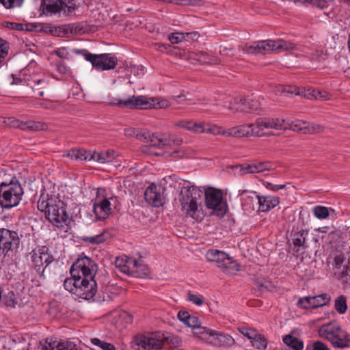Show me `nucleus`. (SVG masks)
Instances as JSON below:
<instances>
[{
	"mask_svg": "<svg viewBox=\"0 0 350 350\" xmlns=\"http://www.w3.org/2000/svg\"><path fill=\"white\" fill-rule=\"evenodd\" d=\"M204 191L200 187L187 182L180 189L179 202L181 209L187 215L198 220L203 217L202 196Z\"/></svg>",
	"mask_w": 350,
	"mask_h": 350,
	"instance_id": "obj_1",
	"label": "nucleus"
},
{
	"mask_svg": "<svg viewBox=\"0 0 350 350\" xmlns=\"http://www.w3.org/2000/svg\"><path fill=\"white\" fill-rule=\"evenodd\" d=\"M38 209L44 212L47 220L54 226L64 228L68 215L66 213V205L62 200L41 196L38 202Z\"/></svg>",
	"mask_w": 350,
	"mask_h": 350,
	"instance_id": "obj_2",
	"label": "nucleus"
},
{
	"mask_svg": "<svg viewBox=\"0 0 350 350\" xmlns=\"http://www.w3.org/2000/svg\"><path fill=\"white\" fill-rule=\"evenodd\" d=\"M294 44L284 40H264L248 42L242 46V51L249 55H265L293 49Z\"/></svg>",
	"mask_w": 350,
	"mask_h": 350,
	"instance_id": "obj_3",
	"label": "nucleus"
},
{
	"mask_svg": "<svg viewBox=\"0 0 350 350\" xmlns=\"http://www.w3.org/2000/svg\"><path fill=\"white\" fill-rule=\"evenodd\" d=\"M24 193L21 183L13 179L10 183L3 182L0 184V204L5 208L17 206Z\"/></svg>",
	"mask_w": 350,
	"mask_h": 350,
	"instance_id": "obj_4",
	"label": "nucleus"
},
{
	"mask_svg": "<svg viewBox=\"0 0 350 350\" xmlns=\"http://www.w3.org/2000/svg\"><path fill=\"white\" fill-rule=\"evenodd\" d=\"M319 336L329 340L334 347H350V335L339 325H323L319 330Z\"/></svg>",
	"mask_w": 350,
	"mask_h": 350,
	"instance_id": "obj_5",
	"label": "nucleus"
},
{
	"mask_svg": "<svg viewBox=\"0 0 350 350\" xmlns=\"http://www.w3.org/2000/svg\"><path fill=\"white\" fill-rule=\"evenodd\" d=\"M73 53L81 55L91 62L92 66L98 70H108L116 68L118 60L110 53L92 54L87 49H73Z\"/></svg>",
	"mask_w": 350,
	"mask_h": 350,
	"instance_id": "obj_6",
	"label": "nucleus"
},
{
	"mask_svg": "<svg viewBox=\"0 0 350 350\" xmlns=\"http://www.w3.org/2000/svg\"><path fill=\"white\" fill-rule=\"evenodd\" d=\"M206 259L217 264L227 274H234L239 270V264L230 257L228 254L218 250H208L206 254Z\"/></svg>",
	"mask_w": 350,
	"mask_h": 350,
	"instance_id": "obj_7",
	"label": "nucleus"
},
{
	"mask_svg": "<svg viewBox=\"0 0 350 350\" xmlns=\"http://www.w3.org/2000/svg\"><path fill=\"white\" fill-rule=\"evenodd\" d=\"M20 244L21 239L16 231L0 228V252L4 256H10V253L16 252Z\"/></svg>",
	"mask_w": 350,
	"mask_h": 350,
	"instance_id": "obj_8",
	"label": "nucleus"
},
{
	"mask_svg": "<svg viewBox=\"0 0 350 350\" xmlns=\"http://www.w3.org/2000/svg\"><path fill=\"white\" fill-rule=\"evenodd\" d=\"M41 8L46 14H56L62 13L64 16L72 14L77 6L70 0H46V3L42 2Z\"/></svg>",
	"mask_w": 350,
	"mask_h": 350,
	"instance_id": "obj_9",
	"label": "nucleus"
},
{
	"mask_svg": "<svg viewBox=\"0 0 350 350\" xmlns=\"http://www.w3.org/2000/svg\"><path fill=\"white\" fill-rule=\"evenodd\" d=\"M206 206L208 208L213 210V213L218 217H223L226 213V205L222 202V193L220 191L208 188L203 190Z\"/></svg>",
	"mask_w": 350,
	"mask_h": 350,
	"instance_id": "obj_10",
	"label": "nucleus"
},
{
	"mask_svg": "<svg viewBox=\"0 0 350 350\" xmlns=\"http://www.w3.org/2000/svg\"><path fill=\"white\" fill-rule=\"evenodd\" d=\"M254 135L270 136L274 135L270 131H265V130L275 129L282 130L284 126V120L277 118H260L256 119L255 123Z\"/></svg>",
	"mask_w": 350,
	"mask_h": 350,
	"instance_id": "obj_11",
	"label": "nucleus"
},
{
	"mask_svg": "<svg viewBox=\"0 0 350 350\" xmlns=\"http://www.w3.org/2000/svg\"><path fill=\"white\" fill-rule=\"evenodd\" d=\"M198 334L202 340L215 346L229 347L234 342V340L230 335L217 333L206 327L200 328Z\"/></svg>",
	"mask_w": 350,
	"mask_h": 350,
	"instance_id": "obj_12",
	"label": "nucleus"
},
{
	"mask_svg": "<svg viewBox=\"0 0 350 350\" xmlns=\"http://www.w3.org/2000/svg\"><path fill=\"white\" fill-rule=\"evenodd\" d=\"M163 333L156 332L136 338L139 350H159L163 347Z\"/></svg>",
	"mask_w": 350,
	"mask_h": 350,
	"instance_id": "obj_13",
	"label": "nucleus"
},
{
	"mask_svg": "<svg viewBox=\"0 0 350 350\" xmlns=\"http://www.w3.org/2000/svg\"><path fill=\"white\" fill-rule=\"evenodd\" d=\"M49 251V249L46 246H42L37 251L33 250L31 254L32 266L41 276H44L45 269L55 260Z\"/></svg>",
	"mask_w": 350,
	"mask_h": 350,
	"instance_id": "obj_14",
	"label": "nucleus"
},
{
	"mask_svg": "<svg viewBox=\"0 0 350 350\" xmlns=\"http://www.w3.org/2000/svg\"><path fill=\"white\" fill-rule=\"evenodd\" d=\"M94 262L88 257L78 259L71 267L70 273L72 278H94L96 272L93 269Z\"/></svg>",
	"mask_w": 350,
	"mask_h": 350,
	"instance_id": "obj_15",
	"label": "nucleus"
},
{
	"mask_svg": "<svg viewBox=\"0 0 350 350\" xmlns=\"http://www.w3.org/2000/svg\"><path fill=\"white\" fill-rule=\"evenodd\" d=\"M96 291L97 284L94 278H79L77 289H75V298L90 299L96 295Z\"/></svg>",
	"mask_w": 350,
	"mask_h": 350,
	"instance_id": "obj_16",
	"label": "nucleus"
},
{
	"mask_svg": "<svg viewBox=\"0 0 350 350\" xmlns=\"http://www.w3.org/2000/svg\"><path fill=\"white\" fill-rule=\"evenodd\" d=\"M116 197L100 198L97 196L93 202V212L96 218L98 220H103L107 218L111 213V202H116Z\"/></svg>",
	"mask_w": 350,
	"mask_h": 350,
	"instance_id": "obj_17",
	"label": "nucleus"
},
{
	"mask_svg": "<svg viewBox=\"0 0 350 350\" xmlns=\"http://www.w3.org/2000/svg\"><path fill=\"white\" fill-rule=\"evenodd\" d=\"M121 271L138 278L147 277L150 273L148 267L142 262L133 258H128L126 264L121 267Z\"/></svg>",
	"mask_w": 350,
	"mask_h": 350,
	"instance_id": "obj_18",
	"label": "nucleus"
},
{
	"mask_svg": "<svg viewBox=\"0 0 350 350\" xmlns=\"http://www.w3.org/2000/svg\"><path fill=\"white\" fill-rule=\"evenodd\" d=\"M135 106H139L138 109H165L170 106L171 103L167 100H161L152 98H147L144 96H138L134 100Z\"/></svg>",
	"mask_w": 350,
	"mask_h": 350,
	"instance_id": "obj_19",
	"label": "nucleus"
},
{
	"mask_svg": "<svg viewBox=\"0 0 350 350\" xmlns=\"http://www.w3.org/2000/svg\"><path fill=\"white\" fill-rule=\"evenodd\" d=\"M12 126L25 131H40L48 129L47 124L33 120L21 121L18 119H12L10 122Z\"/></svg>",
	"mask_w": 350,
	"mask_h": 350,
	"instance_id": "obj_20",
	"label": "nucleus"
},
{
	"mask_svg": "<svg viewBox=\"0 0 350 350\" xmlns=\"http://www.w3.org/2000/svg\"><path fill=\"white\" fill-rule=\"evenodd\" d=\"M152 146L157 147L172 146V145H179L182 140L178 139L174 135L166 134L150 133L148 140Z\"/></svg>",
	"mask_w": 350,
	"mask_h": 350,
	"instance_id": "obj_21",
	"label": "nucleus"
},
{
	"mask_svg": "<svg viewBox=\"0 0 350 350\" xmlns=\"http://www.w3.org/2000/svg\"><path fill=\"white\" fill-rule=\"evenodd\" d=\"M146 201L155 207H159L164 203V197L161 192V187L156 185H150L144 192Z\"/></svg>",
	"mask_w": 350,
	"mask_h": 350,
	"instance_id": "obj_22",
	"label": "nucleus"
},
{
	"mask_svg": "<svg viewBox=\"0 0 350 350\" xmlns=\"http://www.w3.org/2000/svg\"><path fill=\"white\" fill-rule=\"evenodd\" d=\"M254 123L243 124L228 129V136L236 137L248 136L250 135H254Z\"/></svg>",
	"mask_w": 350,
	"mask_h": 350,
	"instance_id": "obj_23",
	"label": "nucleus"
},
{
	"mask_svg": "<svg viewBox=\"0 0 350 350\" xmlns=\"http://www.w3.org/2000/svg\"><path fill=\"white\" fill-rule=\"evenodd\" d=\"M259 204V210L262 212H267L271 208H273L280 203V199L278 197L267 196H256Z\"/></svg>",
	"mask_w": 350,
	"mask_h": 350,
	"instance_id": "obj_24",
	"label": "nucleus"
},
{
	"mask_svg": "<svg viewBox=\"0 0 350 350\" xmlns=\"http://www.w3.org/2000/svg\"><path fill=\"white\" fill-rule=\"evenodd\" d=\"M308 122L295 120L294 121H286L284 120V130L291 129L295 132H297L302 134H306L307 132Z\"/></svg>",
	"mask_w": 350,
	"mask_h": 350,
	"instance_id": "obj_25",
	"label": "nucleus"
},
{
	"mask_svg": "<svg viewBox=\"0 0 350 350\" xmlns=\"http://www.w3.org/2000/svg\"><path fill=\"white\" fill-rule=\"evenodd\" d=\"M308 231L307 230H301L293 234V243L295 247H297L295 252L299 253L300 247L306 249L308 245L306 243V237L308 236Z\"/></svg>",
	"mask_w": 350,
	"mask_h": 350,
	"instance_id": "obj_26",
	"label": "nucleus"
},
{
	"mask_svg": "<svg viewBox=\"0 0 350 350\" xmlns=\"http://www.w3.org/2000/svg\"><path fill=\"white\" fill-rule=\"evenodd\" d=\"M200 133H207L213 135H223L228 136V130L223 129L221 127L212 125L209 123L200 122Z\"/></svg>",
	"mask_w": 350,
	"mask_h": 350,
	"instance_id": "obj_27",
	"label": "nucleus"
},
{
	"mask_svg": "<svg viewBox=\"0 0 350 350\" xmlns=\"http://www.w3.org/2000/svg\"><path fill=\"white\" fill-rule=\"evenodd\" d=\"M137 98V96H133L132 97H130L124 100L113 98L109 100L108 105L112 106H118L120 107L138 109L139 106H135V102H134V100L136 99Z\"/></svg>",
	"mask_w": 350,
	"mask_h": 350,
	"instance_id": "obj_28",
	"label": "nucleus"
},
{
	"mask_svg": "<svg viewBox=\"0 0 350 350\" xmlns=\"http://www.w3.org/2000/svg\"><path fill=\"white\" fill-rule=\"evenodd\" d=\"M114 151L107 150L103 152H94L90 157V160H94L101 163L111 161L114 159Z\"/></svg>",
	"mask_w": 350,
	"mask_h": 350,
	"instance_id": "obj_29",
	"label": "nucleus"
},
{
	"mask_svg": "<svg viewBox=\"0 0 350 350\" xmlns=\"http://www.w3.org/2000/svg\"><path fill=\"white\" fill-rule=\"evenodd\" d=\"M31 87L35 94L42 96L49 87V81L44 79H35L31 81Z\"/></svg>",
	"mask_w": 350,
	"mask_h": 350,
	"instance_id": "obj_30",
	"label": "nucleus"
},
{
	"mask_svg": "<svg viewBox=\"0 0 350 350\" xmlns=\"http://www.w3.org/2000/svg\"><path fill=\"white\" fill-rule=\"evenodd\" d=\"M92 152H88L84 149H73L68 152L66 156L79 161L90 160V157Z\"/></svg>",
	"mask_w": 350,
	"mask_h": 350,
	"instance_id": "obj_31",
	"label": "nucleus"
},
{
	"mask_svg": "<svg viewBox=\"0 0 350 350\" xmlns=\"http://www.w3.org/2000/svg\"><path fill=\"white\" fill-rule=\"evenodd\" d=\"M283 342L293 350H302L304 348L303 341L291 334L284 336Z\"/></svg>",
	"mask_w": 350,
	"mask_h": 350,
	"instance_id": "obj_32",
	"label": "nucleus"
},
{
	"mask_svg": "<svg viewBox=\"0 0 350 350\" xmlns=\"http://www.w3.org/2000/svg\"><path fill=\"white\" fill-rule=\"evenodd\" d=\"M174 124L178 127L186 129L196 133H200V122H196L191 120H180L176 122Z\"/></svg>",
	"mask_w": 350,
	"mask_h": 350,
	"instance_id": "obj_33",
	"label": "nucleus"
},
{
	"mask_svg": "<svg viewBox=\"0 0 350 350\" xmlns=\"http://www.w3.org/2000/svg\"><path fill=\"white\" fill-rule=\"evenodd\" d=\"M228 109L234 112H247V99L241 98H236L234 99L233 103H230Z\"/></svg>",
	"mask_w": 350,
	"mask_h": 350,
	"instance_id": "obj_34",
	"label": "nucleus"
},
{
	"mask_svg": "<svg viewBox=\"0 0 350 350\" xmlns=\"http://www.w3.org/2000/svg\"><path fill=\"white\" fill-rule=\"evenodd\" d=\"M331 301V297L327 293H323L319 295L312 297V308L322 307L328 304Z\"/></svg>",
	"mask_w": 350,
	"mask_h": 350,
	"instance_id": "obj_35",
	"label": "nucleus"
},
{
	"mask_svg": "<svg viewBox=\"0 0 350 350\" xmlns=\"http://www.w3.org/2000/svg\"><path fill=\"white\" fill-rule=\"evenodd\" d=\"M31 27L29 30H36L37 31L48 33L51 34H55L57 32V29L54 27H51L48 24L43 23H31L28 25Z\"/></svg>",
	"mask_w": 350,
	"mask_h": 350,
	"instance_id": "obj_36",
	"label": "nucleus"
},
{
	"mask_svg": "<svg viewBox=\"0 0 350 350\" xmlns=\"http://www.w3.org/2000/svg\"><path fill=\"white\" fill-rule=\"evenodd\" d=\"M250 342L254 348L260 350L265 349L267 346L265 337L258 332H256V336L251 339Z\"/></svg>",
	"mask_w": 350,
	"mask_h": 350,
	"instance_id": "obj_37",
	"label": "nucleus"
},
{
	"mask_svg": "<svg viewBox=\"0 0 350 350\" xmlns=\"http://www.w3.org/2000/svg\"><path fill=\"white\" fill-rule=\"evenodd\" d=\"M275 92L284 95H298L299 94V89L296 86L282 85L276 87Z\"/></svg>",
	"mask_w": 350,
	"mask_h": 350,
	"instance_id": "obj_38",
	"label": "nucleus"
},
{
	"mask_svg": "<svg viewBox=\"0 0 350 350\" xmlns=\"http://www.w3.org/2000/svg\"><path fill=\"white\" fill-rule=\"evenodd\" d=\"M334 308L339 314H345L347 310V299L344 295L338 296L334 301Z\"/></svg>",
	"mask_w": 350,
	"mask_h": 350,
	"instance_id": "obj_39",
	"label": "nucleus"
},
{
	"mask_svg": "<svg viewBox=\"0 0 350 350\" xmlns=\"http://www.w3.org/2000/svg\"><path fill=\"white\" fill-rule=\"evenodd\" d=\"M336 274L338 275L339 280H342L344 282H348L350 280V262L348 261V263L343 265L340 269H338Z\"/></svg>",
	"mask_w": 350,
	"mask_h": 350,
	"instance_id": "obj_40",
	"label": "nucleus"
},
{
	"mask_svg": "<svg viewBox=\"0 0 350 350\" xmlns=\"http://www.w3.org/2000/svg\"><path fill=\"white\" fill-rule=\"evenodd\" d=\"M163 345L165 344L171 345L174 347H178L181 345L182 340L178 336L170 333H163Z\"/></svg>",
	"mask_w": 350,
	"mask_h": 350,
	"instance_id": "obj_41",
	"label": "nucleus"
},
{
	"mask_svg": "<svg viewBox=\"0 0 350 350\" xmlns=\"http://www.w3.org/2000/svg\"><path fill=\"white\" fill-rule=\"evenodd\" d=\"M77 284H79V278H66L64 282V286L65 289L75 296V289H77Z\"/></svg>",
	"mask_w": 350,
	"mask_h": 350,
	"instance_id": "obj_42",
	"label": "nucleus"
},
{
	"mask_svg": "<svg viewBox=\"0 0 350 350\" xmlns=\"http://www.w3.org/2000/svg\"><path fill=\"white\" fill-rule=\"evenodd\" d=\"M107 234L108 233L106 231H103V232L95 236L88 237L84 239V241L92 244H99L107 240Z\"/></svg>",
	"mask_w": 350,
	"mask_h": 350,
	"instance_id": "obj_43",
	"label": "nucleus"
},
{
	"mask_svg": "<svg viewBox=\"0 0 350 350\" xmlns=\"http://www.w3.org/2000/svg\"><path fill=\"white\" fill-rule=\"evenodd\" d=\"M196 59L201 64H216L215 59L208 55L206 53L201 51L196 55Z\"/></svg>",
	"mask_w": 350,
	"mask_h": 350,
	"instance_id": "obj_44",
	"label": "nucleus"
},
{
	"mask_svg": "<svg viewBox=\"0 0 350 350\" xmlns=\"http://www.w3.org/2000/svg\"><path fill=\"white\" fill-rule=\"evenodd\" d=\"M313 213L318 219H324L329 216V210L325 206H316L313 209Z\"/></svg>",
	"mask_w": 350,
	"mask_h": 350,
	"instance_id": "obj_45",
	"label": "nucleus"
},
{
	"mask_svg": "<svg viewBox=\"0 0 350 350\" xmlns=\"http://www.w3.org/2000/svg\"><path fill=\"white\" fill-rule=\"evenodd\" d=\"M91 341L93 345L98 346L103 350H116L115 347L112 344L101 340L99 338H94Z\"/></svg>",
	"mask_w": 350,
	"mask_h": 350,
	"instance_id": "obj_46",
	"label": "nucleus"
},
{
	"mask_svg": "<svg viewBox=\"0 0 350 350\" xmlns=\"http://www.w3.org/2000/svg\"><path fill=\"white\" fill-rule=\"evenodd\" d=\"M254 173H260L265 170H271L272 165L269 162H259L258 163H252Z\"/></svg>",
	"mask_w": 350,
	"mask_h": 350,
	"instance_id": "obj_47",
	"label": "nucleus"
},
{
	"mask_svg": "<svg viewBox=\"0 0 350 350\" xmlns=\"http://www.w3.org/2000/svg\"><path fill=\"white\" fill-rule=\"evenodd\" d=\"M3 303L6 307L14 308L17 303L14 293L11 291L3 297Z\"/></svg>",
	"mask_w": 350,
	"mask_h": 350,
	"instance_id": "obj_48",
	"label": "nucleus"
},
{
	"mask_svg": "<svg viewBox=\"0 0 350 350\" xmlns=\"http://www.w3.org/2000/svg\"><path fill=\"white\" fill-rule=\"evenodd\" d=\"M9 49L8 42L0 38V64L5 61L6 56L8 55Z\"/></svg>",
	"mask_w": 350,
	"mask_h": 350,
	"instance_id": "obj_49",
	"label": "nucleus"
},
{
	"mask_svg": "<svg viewBox=\"0 0 350 350\" xmlns=\"http://www.w3.org/2000/svg\"><path fill=\"white\" fill-rule=\"evenodd\" d=\"M260 103L257 99L247 98V109L249 112L256 111L260 109Z\"/></svg>",
	"mask_w": 350,
	"mask_h": 350,
	"instance_id": "obj_50",
	"label": "nucleus"
},
{
	"mask_svg": "<svg viewBox=\"0 0 350 350\" xmlns=\"http://www.w3.org/2000/svg\"><path fill=\"white\" fill-rule=\"evenodd\" d=\"M303 3H310L321 10L327 8L328 2L326 0H299Z\"/></svg>",
	"mask_w": 350,
	"mask_h": 350,
	"instance_id": "obj_51",
	"label": "nucleus"
},
{
	"mask_svg": "<svg viewBox=\"0 0 350 350\" xmlns=\"http://www.w3.org/2000/svg\"><path fill=\"white\" fill-rule=\"evenodd\" d=\"M312 297H304L298 300L297 305L300 308L308 309L312 308Z\"/></svg>",
	"mask_w": 350,
	"mask_h": 350,
	"instance_id": "obj_52",
	"label": "nucleus"
},
{
	"mask_svg": "<svg viewBox=\"0 0 350 350\" xmlns=\"http://www.w3.org/2000/svg\"><path fill=\"white\" fill-rule=\"evenodd\" d=\"M23 0H0V3L6 8L11 9L19 7L22 5Z\"/></svg>",
	"mask_w": 350,
	"mask_h": 350,
	"instance_id": "obj_53",
	"label": "nucleus"
},
{
	"mask_svg": "<svg viewBox=\"0 0 350 350\" xmlns=\"http://www.w3.org/2000/svg\"><path fill=\"white\" fill-rule=\"evenodd\" d=\"M241 334H242L244 336L248 338L250 340L252 338L256 336L257 331L254 329L243 327L239 329Z\"/></svg>",
	"mask_w": 350,
	"mask_h": 350,
	"instance_id": "obj_54",
	"label": "nucleus"
},
{
	"mask_svg": "<svg viewBox=\"0 0 350 350\" xmlns=\"http://www.w3.org/2000/svg\"><path fill=\"white\" fill-rule=\"evenodd\" d=\"M306 134L319 133L323 131V127L320 124H310L308 122Z\"/></svg>",
	"mask_w": 350,
	"mask_h": 350,
	"instance_id": "obj_55",
	"label": "nucleus"
},
{
	"mask_svg": "<svg viewBox=\"0 0 350 350\" xmlns=\"http://www.w3.org/2000/svg\"><path fill=\"white\" fill-rule=\"evenodd\" d=\"M188 299L197 306H201L204 301V298L202 295H196L191 293H188Z\"/></svg>",
	"mask_w": 350,
	"mask_h": 350,
	"instance_id": "obj_56",
	"label": "nucleus"
},
{
	"mask_svg": "<svg viewBox=\"0 0 350 350\" xmlns=\"http://www.w3.org/2000/svg\"><path fill=\"white\" fill-rule=\"evenodd\" d=\"M185 38V33H172L169 36V40L172 44H178Z\"/></svg>",
	"mask_w": 350,
	"mask_h": 350,
	"instance_id": "obj_57",
	"label": "nucleus"
},
{
	"mask_svg": "<svg viewBox=\"0 0 350 350\" xmlns=\"http://www.w3.org/2000/svg\"><path fill=\"white\" fill-rule=\"evenodd\" d=\"M150 133L146 130L138 129L136 138L144 142H148Z\"/></svg>",
	"mask_w": 350,
	"mask_h": 350,
	"instance_id": "obj_58",
	"label": "nucleus"
},
{
	"mask_svg": "<svg viewBox=\"0 0 350 350\" xmlns=\"http://www.w3.org/2000/svg\"><path fill=\"white\" fill-rule=\"evenodd\" d=\"M241 167L240 169V174L241 175H245L247 174H254V167L252 163V164H247V165H239Z\"/></svg>",
	"mask_w": 350,
	"mask_h": 350,
	"instance_id": "obj_59",
	"label": "nucleus"
},
{
	"mask_svg": "<svg viewBox=\"0 0 350 350\" xmlns=\"http://www.w3.org/2000/svg\"><path fill=\"white\" fill-rule=\"evenodd\" d=\"M188 327H198L200 325L199 320L197 317L193 316H190V317L187 319V322L185 324Z\"/></svg>",
	"mask_w": 350,
	"mask_h": 350,
	"instance_id": "obj_60",
	"label": "nucleus"
},
{
	"mask_svg": "<svg viewBox=\"0 0 350 350\" xmlns=\"http://www.w3.org/2000/svg\"><path fill=\"white\" fill-rule=\"evenodd\" d=\"M312 96L315 97L316 99H321L323 100H326L329 98V95L326 92H321L319 90H313Z\"/></svg>",
	"mask_w": 350,
	"mask_h": 350,
	"instance_id": "obj_61",
	"label": "nucleus"
},
{
	"mask_svg": "<svg viewBox=\"0 0 350 350\" xmlns=\"http://www.w3.org/2000/svg\"><path fill=\"white\" fill-rule=\"evenodd\" d=\"M265 186L267 189H269V190H271V191H277L280 189H282L285 187V185L283 184V185H274L271 183H269V182H266L265 183Z\"/></svg>",
	"mask_w": 350,
	"mask_h": 350,
	"instance_id": "obj_62",
	"label": "nucleus"
},
{
	"mask_svg": "<svg viewBox=\"0 0 350 350\" xmlns=\"http://www.w3.org/2000/svg\"><path fill=\"white\" fill-rule=\"evenodd\" d=\"M345 260V257L342 255L336 256L334 258L335 267L337 270L342 267V264Z\"/></svg>",
	"mask_w": 350,
	"mask_h": 350,
	"instance_id": "obj_63",
	"label": "nucleus"
},
{
	"mask_svg": "<svg viewBox=\"0 0 350 350\" xmlns=\"http://www.w3.org/2000/svg\"><path fill=\"white\" fill-rule=\"evenodd\" d=\"M313 350H329V348L323 342L316 341L313 343Z\"/></svg>",
	"mask_w": 350,
	"mask_h": 350,
	"instance_id": "obj_64",
	"label": "nucleus"
}]
</instances>
